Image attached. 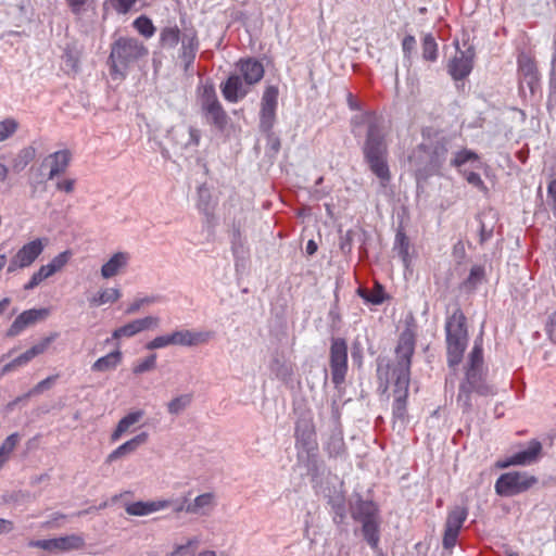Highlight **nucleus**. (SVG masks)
<instances>
[{
	"label": "nucleus",
	"mask_w": 556,
	"mask_h": 556,
	"mask_svg": "<svg viewBox=\"0 0 556 556\" xmlns=\"http://www.w3.org/2000/svg\"><path fill=\"white\" fill-rule=\"evenodd\" d=\"M477 393L480 396H492L496 393L493 386L486 383L483 372V348L482 340H476L468 357L465 380L460 383L457 397L458 404L464 412L472 407L470 395Z\"/></svg>",
	"instance_id": "1"
},
{
	"label": "nucleus",
	"mask_w": 556,
	"mask_h": 556,
	"mask_svg": "<svg viewBox=\"0 0 556 556\" xmlns=\"http://www.w3.org/2000/svg\"><path fill=\"white\" fill-rule=\"evenodd\" d=\"M374 112H364L353 118L354 124L368 122L367 138L364 144V156L370 170L386 185L390 180V170L387 163V143L382 129L372 122Z\"/></svg>",
	"instance_id": "2"
},
{
	"label": "nucleus",
	"mask_w": 556,
	"mask_h": 556,
	"mask_svg": "<svg viewBox=\"0 0 556 556\" xmlns=\"http://www.w3.org/2000/svg\"><path fill=\"white\" fill-rule=\"evenodd\" d=\"M149 53L147 47L136 38L121 37L111 48L109 56L110 72L114 79H124L127 70Z\"/></svg>",
	"instance_id": "3"
},
{
	"label": "nucleus",
	"mask_w": 556,
	"mask_h": 556,
	"mask_svg": "<svg viewBox=\"0 0 556 556\" xmlns=\"http://www.w3.org/2000/svg\"><path fill=\"white\" fill-rule=\"evenodd\" d=\"M352 518L362 525V534L371 549L377 551L380 543V509L368 500L358 498L351 506Z\"/></svg>",
	"instance_id": "4"
},
{
	"label": "nucleus",
	"mask_w": 556,
	"mask_h": 556,
	"mask_svg": "<svg viewBox=\"0 0 556 556\" xmlns=\"http://www.w3.org/2000/svg\"><path fill=\"white\" fill-rule=\"evenodd\" d=\"M447 362L451 367L459 365L468 343L466 317L460 309H455L445 324Z\"/></svg>",
	"instance_id": "5"
},
{
	"label": "nucleus",
	"mask_w": 556,
	"mask_h": 556,
	"mask_svg": "<svg viewBox=\"0 0 556 556\" xmlns=\"http://www.w3.org/2000/svg\"><path fill=\"white\" fill-rule=\"evenodd\" d=\"M199 102L203 114L217 128L223 129L227 123V115L218 101L215 87L205 81L198 87Z\"/></svg>",
	"instance_id": "6"
},
{
	"label": "nucleus",
	"mask_w": 556,
	"mask_h": 556,
	"mask_svg": "<svg viewBox=\"0 0 556 556\" xmlns=\"http://www.w3.org/2000/svg\"><path fill=\"white\" fill-rule=\"evenodd\" d=\"M538 479L527 472L510 471L503 473L495 482V491L501 496H514L531 489Z\"/></svg>",
	"instance_id": "7"
},
{
	"label": "nucleus",
	"mask_w": 556,
	"mask_h": 556,
	"mask_svg": "<svg viewBox=\"0 0 556 556\" xmlns=\"http://www.w3.org/2000/svg\"><path fill=\"white\" fill-rule=\"evenodd\" d=\"M29 547H36L50 553H66L78 551L85 547V539L80 534H68L59 538L31 540L28 542Z\"/></svg>",
	"instance_id": "8"
},
{
	"label": "nucleus",
	"mask_w": 556,
	"mask_h": 556,
	"mask_svg": "<svg viewBox=\"0 0 556 556\" xmlns=\"http://www.w3.org/2000/svg\"><path fill=\"white\" fill-rule=\"evenodd\" d=\"M414 350L415 340L413 334L403 333L395 350L397 363L392 369L393 378L401 379L402 382L410 379V358Z\"/></svg>",
	"instance_id": "9"
},
{
	"label": "nucleus",
	"mask_w": 556,
	"mask_h": 556,
	"mask_svg": "<svg viewBox=\"0 0 556 556\" xmlns=\"http://www.w3.org/2000/svg\"><path fill=\"white\" fill-rule=\"evenodd\" d=\"M47 243V238H37L23 244L11 258L8 271L13 273L16 269L29 267L43 252Z\"/></svg>",
	"instance_id": "10"
},
{
	"label": "nucleus",
	"mask_w": 556,
	"mask_h": 556,
	"mask_svg": "<svg viewBox=\"0 0 556 556\" xmlns=\"http://www.w3.org/2000/svg\"><path fill=\"white\" fill-rule=\"evenodd\" d=\"M331 380L338 388L344 380L348 372V345L343 339L332 340L330 348Z\"/></svg>",
	"instance_id": "11"
},
{
	"label": "nucleus",
	"mask_w": 556,
	"mask_h": 556,
	"mask_svg": "<svg viewBox=\"0 0 556 556\" xmlns=\"http://www.w3.org/2000/svg\"><path fill=\"white\" fill-rule=\"evenodd\" d=\"M72 255L73 253L70 250H65L55 255L48 264L41 265L39 269L31 275L28 282L24 285V290H33L43 280L61 271L68 264Z\"/></svg>",
	"instance_id": "12"
},
{
	"label": "nucleus",
	"mask_w": 556,
	"mask_h": 556,
	"mask_svg": "<svg viewBox=\"0 0 556 556\" xmlns=\"http://www.w3.org/2000/svg\"><path fill=\"white\" fill-rule=\"evenodd\" d=\"M468 516V510L464 506H456L447 514L442 544L446 549L455 547L459 532Z\"/></svg>",
	"instance_id": "13"
},
{
	"label": "nucleus",
	"mask_w": 556,
	"mask_h": 556,
	"mask_svg": "<svg viewBox=\"0 0 556 556\" xmlns=\"http://www.w3.org/2000/svg\"><path fill=\"white\" fill-rule=\"evenodd\" d=\"M184 504L178 507L181 513L198 517L210 516L217 506V495L214 492H205L189 501L188 496L182 497Z\"/></svg>",
	"instance_id": "14"
},
{
	"label": "nucleus",
	"mask_w": 556,
	"mask_h": 556,
	"mask_svg": "<svg viewBox=\"0 0 556 556\" xmlns=\"http://www.w3.org/2000/svg\"><path fill=\"white\" fill-rule=\"evenodd\" d=\"M279 90L276 86H267L263 92L261 102L260 128L269 132L276 121Z\"/></svg>",
	"instance_id": "15"
},
{
	"label": "nucleus",
	"mask_w": 556,
	"mask_h": 556,
	"mask_svg": "<svg viewBox=\"0 0 556 556\" xmlns=\"http://www.w3.org/2000/svg\"><path fill=\"white\" fill-rule=\"evenodd\" d=\"M519 93L525 92V86L528 87L531 94H534L539 87V73L534 60L528 54H520L517 60Z\"/></svg>",
	"instance_id": "16"
},
{
	"label": "nucleus",
	"mask_w": 556,
	"mask_h": 556,
	"mask_svg": "<svg viewBox=\"0 0 556 556\" xmlns=\"http://www.w3.org/2000/svg\"><path fill=\"white\" fill-rule=\"evenodd\" d=\"M160 325V318L156 316H146L143 318L134 319L112 332V339L121 340L123 338H131L146 330L155 329Z\"/></svg>",
	"instance_id": "17"
},
{
	"label": "nucleus",
	"mask_w": 556,
	"mask_h": 556,
	"mask_svg": "<svg viewBox=\"0 0 556 556\" xmlns=\"http://www.w3.org/2000/svg\"><path fill=\"white\" fill-rule=\"evenodd\" d=\"M131 262V253L116 251L101 265L100 275L103 279H112L127 271Z\"/></svg>",
	"instance_id": "18"
},
{
	"label": "nucleus",
	"mask_w": 556,
	"mask_h": 556,
	"mask_svg": "<svg viewBox=\"0 0 556 556\" xmlns=\"http://www.w3.org/2000/svg\"><path fill=\"white\" fill-rule=\"evenodd\" d=\"M72 160L73 154L68 149H62L47 155L42 166L48 168V179L52 180L64 174L70 167Z\"/></svg>",
	"instance_id": "19"
},
{
	"label": "nucleus",
	"mask_w": 556,
	"mask_h": 556,
	"mask_svg": "<svg viewBox=\"0 0 556 556\" xmlns=\"http://www.w3.org/2000/svg\"><path fill=\"white\" fill-rule=\"evenodd\" d=\"M50 314L49 308H31L22 312L7 331L8 337H16L27 327L43 320Z\"/></svg>",
	"instance_id": "20"
},
{
	"label": "nucleus",
	"mask_w": 556,
	"mask_h": 556,
	"mask_svg": "<svg viewBox=\"0 0 556 556\" xmlns=\"http://www.w3.org/2000/svg\"><path fill=\"white\" fill-rule=\"evenodd\" d=\"M475 51L469 48L466 51H458L448 64V73L455 80L467 77L473 67Z\"/></svg>",
	"instance_id": "21"
},
{
	"label": "nucleus",
	"mask_w": 556,
	"mask_h": 556,
	"mask_svg": "<svg viewBox=\"0 0 556 556\" xmlns=\"http://www.w3.org/2000/svg\"><path fill=\"white\" fill-rule=\"evenodd\" d=\"M236 68L244 80L245 85H255L264 77L263 63L254 58L240 59L236 63Z\"/></svg>",
	"instance_id": "22"
},
{
	"label": "nucleus",
	"mask_w": 556,
	"mask_h": 556,
	"mask_svg": "<svg viewBox=\"0 0 556 556\" xmlns=\"http://www.w3.org/2000/svg\"><path fill=\"white\" fill-rule=\"evenodd\" d=\"M315 426L311 415L302 416L295 424L296 446L309 450L315 445Z\"/></svg>",
	"instance_id": "23"
},
{
	"label": "nucleus",
	"mask_w": 556,
	"mask_h": 556,
	"mask_svg": "<svg viewBox=\"0 0 556 556\" xmlns=\"http://www.w3.org/2000/svg\"><path fill=\"white\" fill-rule=\"evenodd\" d=\"M249 92V85H245L240 75L232 74L222 86L224 98L231 103H237Z\"/></svg>",
	"instance_id": "24"
},
{
	"label": "nucleus",
	"mask_w": 556,
	"mask_h": 556,
	"mask_svg": "<svg viewBox=\"0 0 556 556\" xmlns=\"http://www.w3.org/2000/svg\"><path fill=\"white\" fill-rule=\"evenodd\" d=\"M542 452V444L538 440L529 442L528 447L525 451H520L511 455L502 467L506 466H526L535 463Z\"/></svg>",
	"instance_id": "25"
},
{
	"label": "nucleus",
	"mask_w": 556,
	"mask_h": 556,
	"mask_svg": "<svg viewBox=\"0 0 556 556\" xmlns=\"http://www.w3.org/2000/svg\"><path fill=\"white\" fill-rule=\"evenodd\" d=\"M173 333L175 345L188 348L205 344L213 337L211 331H195L188 329L175 330Z\"/></svg>",
	"instance_id": "26"
},
{
	"label": "nucleus",
	"mask_w": 556,
	"mask_h": 556,
	"mask_svg": "<svg viewBox=\"0 0 556 556\" xmlns=\"http://www.w3.org/2000/svg\"><path fill=\"white\" fill-rule=\"evenodd\" d=\"M410 379L402 382L401 379L394 378V401H393V416L396 419L403 420L406 416V399L408 395V387Z\"/></svg>",
	"instance_id": "27"
},
{
	"label": "nucleus",
	"mask_w": 556,
	"mask_h": 556,
	"mask_svg": "<svg viewBox=\"0 0 556 556\" xmlns=\"http://www.w3.org/2000/svg\"><path fill=\"white\" fill-rule=\"evenodd\" d=\"M451 164L458 169L460 173V169H466L464 166L466 164H470L472 169L479 170L483 168L484 164L481 161V157L473 151L468 149H463L457 151L452 161Z\"/></svg>",
	"instance_id": "28"
},
{
	"label": "nucleus",
	"mask_w": 556,
	"mask_h": 556,
	"mask_svg": "<svg viewBox=\"0 0 556 556\" xmlns=\"http://www.w3.org/2000/svg\"><path fill=\"white\" fill-rule=\"evenodd\" d=\"M199 50V40L195 31L186 33L181 39L180 59L185 62L186 68L192 65Z\"/></svg>",
	"instance_id": "29"
},
{
	"label": "nucleus",
	"mask_w": 556,
	"mask_h": 556,
	"mask_svg": "<svg viewBox=\"0 0 556 556\" xmlns=\"http://www.w3.org/2000/svg\"><path fill=\"white\" fill-rule=\"evenodd\" d=\"M148 440V433L141 432L134 437L132 439L126 441L122 445H119L117 448H115L113 452H111L108 456V463H112L127 454H131L137 451V448L144 444Z\"/></svg>",
	"instance_id": "30"
},
{
	"label": "nucleus",
	"mask_w": 556,
	"mask_h": 556,
	"mask_svg": "<svg viewBox=\"0 0 556 556\" xmlns=\"http://www.w3.org/2000/svg\"><path fill=\"white\" fill-rule=\"evenodd\" d=\"M122 352L115 350L100 358H98L91 366L92 371L104 372L115 369L122 362Z\"/></svg>",
	"instance_id": "31"
},
{
	"label": "nucleus",
	"mask_w": 556,
	"mask_h": 556,
	"mask_svg": "<svg viewBox=\"0 0 556 556\" xmlns=\"http://www.w3.org/2000/svg\"><path fill=\"white\" fill-rule=\"evenodd\" d=\"M122 298V292L118 288H105L100 290L97 294L89 298L90 306H102L105 304H113Z\"/></svg>",
	"instance_id": "32"
},
{
	"label": "nucleus",
	"mask_w": 556,
	"mask_h": 556,
	"mask_svg": "<svg viewBox=\"0 0 556 556\" xmlns=\"http://www.w3.org/2000/svg\"><path fill=\"white\" fill-rule=\"evenodd\" d=\"M143 417L142 410H135L127 414L125 417H123L117 426L116 429L113 431L111 435V440L113 442H116L121 439V437L129 430L131 426L137 424L141 418Z\"/></svg>",
	"instance_id": "33"
},
{
	"label": "nucleus",
	"mask_w": 556,
	"mask_h": 556,
	"mask_svg": "<svg viewBox=\"0 0 556 556\" xmlns=\"http://www.w3.org/2000/svg\"><path fill=\"white\" fill-rule=\"evenodd\" d=\"M53 338H46L40 343L34 345L29 350H27L25 353L21 354L16 358H14L15 364L17 367L25 366L28 364L33 358H35L37 355L42 354L51 343Z\"/></svg>",
	"instance_id": "34"
},
{
	"label": "nucleus",
	"mask_w": 556,
	"mask_h": 556,
	"mask_svg": "<svg viewBox=\"0 0 556 556\" xmlns=\"http://www.w3.org/2000/svg\"><path fill=\"white\" fill-rule=\"evenodd\" d=\"M447 149L444 144H437L432 151L430 162L426 169L427 175L435 174L440 170L442 164L446 160Z\"/></svg>",
	"instance_id": "35"
},
{
	"label": "nucleus",
	"mask_w": 556,
	"mask_h": 556,
	"mask_svg": "<svg viewBox=\"0 0 556 556\" xmlns=\"http://www.w3.org/2000/svg\"><path fill=\"white\" fill-rule=\"evenodd\" d=\"M36 156V149L31 146L25 147L17 152L12 161V168L15 172L23 170Z\"/></svg>",
	"instance_id": "36"
},
{
	"label": "nucleus",
	"mask_w": 556,
	"mask_h": 556,
	"mask_svg": "<svg viewBox=\"0 0 556 556\" xmlns=\"http://www.w3.org/2000/svg\"><path fill=\"white\" fill-rule=\"evenodd\" d=\"M199 543L198 536L190 538L186 543L176 544L166 556H197Z\"/></svg>",
	"instance_id": "37"
},
{
	"label": "nucleus",
	"mask_w": 556,
	"mask_h": 556,
	"mask_svg": "<svg viewBox=\"0 0 556 556\" xmlns=\"http://www.w3.org/2000/svg\"><path fill=\"white\" fill-rule=\"evenodd\" d=\"M162 296L160 295H144L136 298L126 308L125 313L128 315L138 313L142 307L150 306L155 303H160Z\"/></svg>",
	"instance_id": "38"
},
{
	"label": "nucleus",
	"mask_w": 556,
	"mask_h": 556,
	"mask_svg": "<svg viewBox=\"0 0 556 556\" xmlns=\"http://www.w3.org/2000/svg\"><path fill=\"white\" fill-rule=\"evenodd\" d=\"M180 39V30L177 26L164 27L160 34V42L163 47L174 48Z\"/></svg>",
	"instance_id": "39"
},
{
	"label": "nucleus",
	"mask_w": 556,
	"mask_h": 556,
	"mask_svg": "<svg viewBox=\"0 0 556 556\" xmlns=\"http://www.w3.org/2000/svg\"><path fill=\"white\" fill-rule=\"evenodd\" d=\"M134 28L144 38H151L155 34V26L152 20L146 15H140L132 22Z\"/></svg>",
	"instance_id": "40"
},
{
	"label": "nucleus",
	"mask_w": 556,
	"mask_h": 556,
	"mask_svg": "<svg viewBox=\"0 0 556 556\" xmlns=\"http://www.w3.org/2000/svg\"><path fill=\"white\" fill-rule=\"evenodd\" d=\"M192 402L191 394H180L167 403V412L170 415H178L184 412Z\"/></svg>",
	"instance_id": "41"
},
{
	"label": "nucleus",
	"mask_w": 556,
	"mask_h": 556,
	"mask_svg": "<svg viewBox=\"0 0 556 556\" xmlns=\"http://www.w3.org/2000/svg\"><path fill=\"white\" fill-rule=\"evenodd\" d=\"M198 195V208L206 216L211 215L215 204L212 202L210 189L205 186L199 187Z\"/></svg>",
	"instance_id": "42"
},
{
	"label": "nucleus",
	"mask_w": 556,
	"mask_h": 556,
	"mask_svg": "<svg viewBox=\"0 0 556 556\" xmlns=\"http://www.w3.org/2000/svg\"><path fill=\"white\" fill-rule=\"evenodd\" d=\"M357 293L365 301L372 304H381L384 301V291L382 286L379 283H376V286L370 291L358 288Z\"/></svg>",
	"instance_id": "43"
},
{
	"label": "nucleus",
	"mask_w": 556,
	"mask_h": 556,
	"mask_svg": "<svg viewBox=\"0 0 556 556\" xmlns=\"http://www.w3.org/2000/svg\"><path fill=\"white\" fill-rule=\"evenodd\" d=\"M126 511L131 516H147L155 513L152 501L130 503L126 506Z\"/></svg>",
	"instance_id": "44"
},
{
	"label": "nucleus",
	"mask_w": 556,
	"mask_h": 556,
	"mask_svg": "<svg viewBox=\"0 0 556 556\" xmlns=\"http://www.w3.org/2000/svg\"><path fill=\"white\" fill-rule=\"evenodd\" d=\"M154 511H161L165 509H172L175 514H180L181 510L178 509L179 506L184 504L182 497L181 498H156L152 500Z\"/></svg>",
	"instance_id": "45"
},
{
	"label": "nucleus",
	"mask_w": 556,
	"mask_h": 556,
	"mask_svg": "<svg viewBox=\"0 0 556 556\" xmlns=\"http://www.w3.org/2000/svg\"><path fill=\"white\" fill-rule=\"evenodd\" d=\"M395 249L399 251L403 263L409 264V240L403 231H397L395 236Z\"/></svg>",
	"instance_id": "46"
},
{
	"label": "nucleus",
	"mask_w": 556,
	"mask_h": 556,
	"mask_svg": "<svg viewBox=\"0 0 556 556\" xmlns=\"http://www.w3.org/2000/svg\"><path fill=\"white\" fill-rule=\"evenodd\" d=\"M484 276V267L481 265H475L471 267L469 276L464 282V286L469 290H473L477 288L478 285H480L483 281Z\"/></svg>",
	"instance_id": "47"
},
{
	"label": "nucleus",
	"mask_w": 556,
	"mask_h": 556,
	"mask_svg": "<svg viewBox=\"0 0 556 556\" xmlns=\"http://www.w3.org/2000/svg\"><path fill=\"white\" fill-rule=\"evenodd\" d=\"M422 56L427 61H435L438 58V45L434 37L430 34L422 39Z\"/></svg>",
	"instance_id": "48"
},
{
	"label": "nucleus",
	"mask_w": 556,
	"mask_h": 556,
	"mask_svg": "<svg viewBox=\"0 0 556 556\" xmlns=\"http://www.w3.org/2000/svg\"><path fill=\"white\" fill-rule=\"evenodd\" d=\"M465 180L471 185L472 187L477 188L479 191L483 192L484 194L488 193L489 189L484 181L482 180L479 173L475 170H468V169H460L459 173Z\"/></svg>",
	"instance_id": "49"
},
{
	"label": "nucleus",
	"mask_w": 556,
	"mask_h": 556,
	"mask_svg": "<svg viewBox=\"0 0 556 556\" xmlns=\"http://www.w3.org/2000/svg\"><path fill=\"white\" fill-rule=\"evenodd\" d=\"M175 345L174 333L157 336L146 344L147 350H159Z\"/></svg>",
	"instance_id": "50"
},
{
	"label": "nucleus",
	"mask_w": 556,
	"mask_h": 556,
	"mask_svg": "<svg viewBox=\"0 0 556 556\" xmlns=\"http://www.w3.org/2000/svg\"><path fill=\"white\" fill-rule=\"evenodd\" d=\"M18 128V123L14 118H5L0 122V142L10 138Z\"/></svg>",
	"instance_id": "51"
},
{
	"label": "nucleus",
	"mask_w": 556,
	"mask_h": 556,
	"mask_svg": "<svg viewBox=\"0 0 556 556\" xmlns=\"http://www.w3.org/2000/svg\"><path fill=\"white\" fill-rule=\"evenodd\" d=\"M155 364H156V355L155 354H151L148 357L138 361L134 365L132 371L136 375L143 374V372H147V371H150V370L154 369Z\"/></svg>",
	"instance_id": "52"
},
{
	"label": "nucleus",
	"mask_w": 556,
	"mask_h": 556,
	"mask_svg": "<svg viewBox=\"0 0 556 556\" xmlns=\"http://www.w3.org/2000/svg\"><path fill=\"white\" fill-rule=\"evenodd\" d=\"M20 435L17 433H12L9 435L0 446V454L4 455L7 458H10L11 453L16 447Z\"/></svg>",
	"instance_id": "53"
},
{
	"label": "nucleus",
	"mask_w": 556,
	"mask_h": 556,
	"mask_svg": "<svg viewBox=\"0 0 556 556\" xmlns=\"http://www.w3.org/2000/svg\"><path fill=\"white\" fill-rule=\"evenodd\" d=\"M58 376H50L42 381H40L37 386H35L28 393V396L39 394L43 392L45 390H48L52 387V384L55 382Z\"/></svg>",
	"instance_id": "54"
},
{
	"label": "nucleus",
	"mask_w": 556,
	"mask_h": 556,
	"mask_svg": "<svg viewBox=\"0 0 556 556\" xmlns=\"http://www.w3.org/2000/svg\"><path fill=\"white\" fill-rule=\"evenodd\" d=\"M137 0H112L113 8L119 14H126L130 11Z\"/></svg>",
	"instance_id": "55"
},
{
	"label": "nucleus",
	"mask_w": 556,
	"mask_h": 556,
	"mask_svg": "<svg viewBox=\"0 0 556 556\" xmlns=\"http://www.w3.org/2000/svg\"><path fill=\"white\" fill-rule=\"evenodd\" d=\"M76 180L74 178H64L56 181V189L62 192L71 193L74 191Z\"/></svg>",
	"instance_id": "56"
},
{
	"label": "nucleus",
	"mask_w": 556,
	"mask_h": 556,
	"mask_svg": "<svg viewBox=\"0 0 556 556\" xmlns=\"http://www.w3.org/2000/svg\"><path fill=\"white\" fill-rule=\"evenodd\" d=\"M188 134H189V139L185 143L186 147H190V146L197 147L200 143V139H201L200 130L193 126H189Z\"/></svg>",
	"instance_id": "57"
},
{
	"label": "nucleus",
	"mask_w": 556,
	"mask_h": 556,
	"mask_svg": "<svg viewBox=\"0 0 556 556\" xmlns=\"http://www.w3.org/2000/svg\"><path fill=\"white\" fill-rule=\"evenodd\" d=\"M415 46H416V40H415L414 36L407 35L404 37V39L402 41V48H403L405 55H408L415 49Z\"/></svg>",
	"instance_id": "58"
},
{
	"label": "nucleus",
	"mask_w": 556,
	"mask_h": 556,
	"mask_svg": "<svg viewBox=\"0 0 556 556\" xmlns=\"http://www.w3.org/2000/svg\"><path fill=\"white\" fill-rule=\"evenodd\" d=\"M547 193L552 200L553 213L556 216V178L549 182Z\"/></svg>",
	"instance_id": "59"
},
{
	"label": "nucleus",
	"mask_w": 556,
	"mask_h": 556,
	"mask_svg": "<svg viewBox=\"0 0 556 556\" xmlns=\"http://www.w3.org/2000/svg\"><path fill=\"white\" fill-rule=\"evenodd\" d=\"M546 331L551 339L556 343V311L552 314Z\"/></svg>",
	"instance_id": "60"
},
{
	"label": "nucleus",
	"mask_w": 556,
	"mask_h": 556,
	"mask_svg": "<svg viewBox=\"0 0 556 556\" xmlns=\"http://www.w3.org/2000/svg\"><path fill=\"white\" fill-rule=\"evenodd\" d=\"M74 13H79L88 0H66Z\"/></svg>",
	"instance_id": "61"
},
{
	"label": "nucleus",
	"mask_w": 556,
	"mask_h": 556,
	"mask_svg": "<svg viewBox=\"0 0 556 556\" xmlns=\"http://www.w3.org/2000/svg\"><path fill=\"white\" fill-rule=\"evenodd\" d=\"M13 528L12 521L0 518V534L11 532Z\"/></svg>",
	"instance_id": "62"
},
{
	"label": "nucleus",
	"mask_w": 556,
	"mask_h": 556,
	"mask_svg": "<svg viewBox=\"0 0 556 556\" xmlns=\"http://www.w3.org/2000/svg\"><path fill=\"white\" fill-rule=\"evenodd\" d=\"M348 105L353 111L362 109L361 102L352 93L348 94Z\"/></svg>",
	"instance_id": "63"
},
{
	"label": "nucleus",
	"mask_w": 556,
	"mask_h": 556,
	"mask_svg": "<svg viewBox=\"0 0 556 556\" xmlns=\"http://www.w3.org/2000/svg\"><path fill=\"white\" fill-rule=\"evenodd\" d=\"M240 240H241L240 232H237L235 235V239L232 241V253H233V255H237L239 253V250L242 248V245L240 243Z\"/></svg>",
	"instance_id": "64"
}]
</instances>
